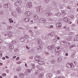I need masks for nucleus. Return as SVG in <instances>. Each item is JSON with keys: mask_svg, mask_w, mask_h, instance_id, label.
I'll return each instance as SVG.
<instances>
[{"mask_svg": "<svg viewBox=\"0 0 78 78\" xmlns=\"http://www.w3.org/2000/svg\"><path fill=\"white\" fill-rule=\"evenodd\" d=\"M74 67V65L72 64V63H71V68H73V67Z\"/></svg>", "mask_w": 78, "mask_h": 78, "instance_id": "58836bf2", "label": "nucleus"}, {"mask_svg": "<svg viewBox=\"0 0 78 78\" xmlns=\"http://www.w3.org/2000/svg\"><path fill=\"white\" fill-rule=\"evenodd\" d=\"M17 2L19 5H21V4H22V1L21 0H18Z\"/></svg>", "mask_w": 78, "mask_h": 78, "instance_id": "6ab92c4d", "label": "nucleus"}, {"mask_svg": "<svg viewBox=\"0 0 78 78\" xmlns=\"http://www.w3.org/2000/svg\"><path fill=\"white\" fill-rule=\"evenodd\" d=\"M60 15H61V13H60L59 12L55 14V16H60Z\"/></svg>", "mask_w": 78, "mask_h": 78, "instance_id": "393cba45", "label": "nucleus"}, {"mask_svg": "<svg viewBox=\"0 0 78 78\" xmlns=\"http://www.w3.org/2000/svg\"><path fill=\"white\" fill-rule=\"evenodd\" d=\"M46 12H45V11H43L42 12V14H43V15H44V14H46Z\"/></svg>", "mask_w": 78, "mask_h": 78, "instance_id": "4c0bfd02", "label": "nucleus"}, {"mask_svg": "<svg viewBox=\"0 0 78 78\" xmlns=\"http://www.w3.org/2000/svg\"><path fill=\"white\" fill-rule=\"evenodd\" d=\"M32 67H33V69H34V65H32Z\"/></svg>", "mask_w": 78, "mask_h": 78, "instance_id": "0e129e2a", "label": "nucleus"}, {"mask_svg": "<svg viewBox=\"0 0 78 78\" xmlns=\"http://www.w3.org/2000/svg\"><path fill=\"white\" fill-rule=\"evenodd\" d=\"M38 76L40 78H44V73H41L38 75Z\"/></svg>", "mask_w": 78, "mask_h": 78, "instance_id": "f3484780", "label": "nucleus"}, {"mask_svg": "<svg viewBox=\"0 0 78 78\" xmlns=\"http://www.w3.org/2000/svg\"><path fill=\"white\" fill-rule=\"evenodd\" d=\"M45 53L46 55H49V53H48V52L47 51L45 52Z\"/></svg>", "mask_w": 78, "mask_h": 78, "instance_id": "5fc2aeb1", "label": "nucleus"}, {"mask_svg": "<svg viewBox=\"0 0 78 78\" xmlns=\"http://www.w3.org/2000/svg\"><path fill=\"white\" fill-rule=\"evenodd\" d=\"M51 34H52L51 36H55V34H56V33L55 32H52L51 33Z\"/></svg>", "mask_w": 78, "mask_h": 78, "instance_id": "5701e85b", "label": "nucleus"}, {"mask_svg": "<svg viewBox=\"0 0 78 78\" xmlns=\"http://www.w3.org/2000/svg\"><path fill=\"white\" fill-rule=\"evenodd\" d=\"M61 72L60 71L58 70L57 72L56 73L57 74H59L60 73H61Z\"/></svg>", "mask_w": 78, "mask_h": 78, "instance_id": "79ce46f5", "label": "nucleus"}, {"mask_svg": "<svg viewBox=\"0 0 78 78\" xmlns=\"http://www.w3.org/2000/svg\"><path fill=\"white\" fill-rule=\"evenodd\" d=\"M6 74H5V73H4L3 74H2V76H6Z\"/></svg>", "mask_w": 78, "mask_h": 78, "instance_id": "bf43d9fd", "label": "nucleus"}, {"mask_svg": "<svg viewBox=\"0 0 78 78\" xmlns=\"http://www.w3.org/2000/svg\"><path fill=\"white\" fill-rule=\"evenodd\" d=\"M37 47H39V48H43V46H42V45H38V46H37Z\"/></svg>", "mask_w": 78, "mask_h": 78, "instance_id": "72a5a7b5", "label": "nucleus"}, {"mask_svg": "<svg viewBox=\"0 0 78 78\" xmlns=\"http://www.w3.org/2000/svg\"><path fill=\"white\" fill-rule=\"evenodd\" d=\"M3 12L2 11H0V14L1 15H3Z\"/></svg>", "mask_w": 78, "mask_h": 78, "instance_id": "c03bdc74", "label": "nucleus"}, {"mask_svg": "<svg viewBox=\"0 0 78 78\" xmlns=\"http://www.w3.org/2000/svg\"><path fill=\"white\" fill-rule=\"evenodd\" d=\"M63 20L65 22H68L69 20V19L66 17H65L64 18Z\"/></svg>", "mask_w": 78, "mask_h": 78, "instance_id": "dca6fc26", "label": "nucleus"}, {"mask_svg": "<svg viewBox=\"0 0 78 78\" xmlns=\"http://www.w3.org/2000/svg\"><path fill=\"white\" fill-rule=\"evenodd\" d=\"M19 59H20V58H19V57H18L16 58V60H17V61H18Z\"/></svg>", "mask_w": 78, "mask_h": 78, "instance_id": "e2e57ef3", "label": "nucleus"}, {"mask_svg": "<svg viewBox=\"0 0 78 78\" xmlns=\"http://www.w3.org/2000/svg\"><path fill=\"white\" fill-rule=\"evenodd\" d=\"M62 25L61 23L59 22L56 24V27L58 28H60L61 27Z\"/></svg>", "mask_w": 78, "mask_h": 78, "instance_id": "6e6552de", "label": "nucleus"}, {"mask_svg": "<svg viewBox=\"0 0 78 78\" xmlns=\"http://www.w3.org/2000/svg\"><path fill=\"white\" fill-rule=\"evenodd\" d=\"M52 74H51L49 73H48L46 74V78H51L52 77Z\"/></svg>", "mask_w": 78, "mask_h": 78, "instance_id": "1a4fd4ad", "label": "nucleus"}, {"mask_svg": "<svg viewBox=\"0 0 78 78\" xmlns=\"http://www.w3.org/2000/svg\"><path fill=\"white\" fill-rule=\"evenodd\" d=\"M24 37L25 39H28V38L29 37V36H28V35H26L24 36Z\"/></svg>", "mask_w": 78, "mask_h": 78, "instance_id": "2f4dec72", "label": "nucleus"}, {"mask_svg": "<svg viewBox=\"0 0 78 78\" xmlns=\"http://www.w3.org/2000/svg\"><path fill=\"white\" fill-rule=\"evenodd\" d=\"M51 23H54L55 22V20L54 19H51Z\"/></svg>", "mask_w": 78, "mask_h": 78, "instance_id": "c85d7f7f", "label": "nucleus"}, {"mask_svg": "<svg viewBox=\"0 0 78 78\" xmlns=\"http://www.w3.org/2000/svg\"><path fill=\"white\" fill-rule=\"evenodd\" d=\"M60 43L61 44H62V45H64V44L63 43V41H61Z\"/></svg>", "mask_w": 78, "mask_h": 78, "instance_id": "13d9d810", "label": "nucleus"}, {"mask_svg": "<svg viewBox=\"0 0 78 78\" xmlns=\"http://www.w3.org/2000/svg\"><path fill=\"white\" fill-rule=\"evenodd\" d=\"M75 47H76V45H73L72 46V47L73 48Z\"/></svg>", "mask_w": 78, "mask_h": 78, "instance_id": "338daca9", "label": "nucleus"}, {"mask_svg": "<svg viewBox=\"0 0 78 78\" xmlns=\"http://www.w3.org/2000/svg\"><path fill=\"white\" fill-rule=\"evenodd\" d=\"M62 61V58H59L58 59H57V61L58 62H61Z\"/></svg>", "mask_w": 78, "mask_h": 78, "instance_id": "a878e982", "label": "nucleus"}, {"mask_svg": "<svg viewBox=\"0 0 78 78\" xmlns=\"http://www.w3.org/2000/svg\"><path fill=\"white\" fill-rule=\"evenodd\" d=\"M11 15L12 16H13L14 17H15V18L17 17V14L16 13V12H13L11 13Z\"/></svg>", "mask_w": 78, "mask_h": 78, "instance_id": "39448f33", "label": "nucleus"}, {"mask_svg": "<svg viewBox=\"0 0 78 78\" xmlns=\"http://www.w3.org/2000/svg\"><path fill=\"white\" fill-rule=\"evenodd\" d=\"M48 14H49V16H51V12H48Z\"/></svg>", "mask_w": 78, "mask_h": 78, "instance_id": "864d4df0", "label": "nucleus"}, {"mask_svg": "<svg viewBox=\"0 0 78 78\" xmlns=\"http://www.w3.org/2000/svg\"><path fill=\"white\" fill-rule=\"evenodd\" d=\"M39 20L40 21V22L41 23H45L46 21L45 20V19L44 18H41Z\"/></svg>", "mask_w": 78, "mask_h": 78, "instance_id": "ddd939ff", "label": "nucleus"}, {"mask_svg": "<svg viewBox=\"0 0 78 78\" xmlns=\"http://www.w3.org/2000/svg\"><path fill=\"white\" fill-rule=\"evenodd\" d=\"M27 72L28 73H29V72H30V70L29 69H27Z\"/></svg>", "mask_w": 78, "mask_h": 78, "instance_id": "4d7b16f0", "label": "nucleus"}, {"mask_svg": "<svg viewBox=\"0 0 78 78\" xmlns=\"http://www.w3.org/2000/svg\"><path fill=\"white\" fill-rule=\"evenodd\" d=\"M31 19V17H29V18H26L24 19H23V22H29L30 21Z\"/></svg>", "mask_w": 78, "mask_h": 78, "instance_id": "7ed1b4c3", "label": "nucleus"}, {"mask_svg": "<svg viewBox=\"0 0 78 78\" xmlns=\"http://www.w3.org/2000/svg\"><path fill=\"white\" fill-rule=\"evenodd\" d=\"M36 11L37 13H39L40 11H42V9H38Z\"/></svg>", "mask_w": 78, "mask_h": 78, "instance_id": "aec40b11", "label": "nucleus"}, {"mask_svg": "<svg viewBox=\"0 0 78 78\" xmlns=\"http://www.w3.org/2000/svg\"><path fill=\"white\" fill-rule=\"evenodd\" d=\"M63 43L64 44V45L66 44V41H63Z\"/></svg>", "mask_w": 78, "mask_h": 78, "instance_id": "680f3d73", "label": "nucleus"}, {"mask_svg": "<svg viewBox=\"0 0 78 78\" xmlns=\"http://www.w3.org/2000/svg\"><path fill=\"white\" fill-rule=\"evenodd\" d=\"M71 19H71V20H74V19H75V17H74V16H71Z\"/></svg>", "mask_w": 78, "mask_h": 78, "instance_id": "c756f323", "label": "nucleus"}, {"mask_svg": "<svg viewBox=\"0 0 78 78\" xmlns=\"http://www.w3.org/2000/svg\"><path fill=\"white\" fill-rule=\"evenodd\" d=\"M58 78H63V77L62 76H59L58 77Z\"/></svg>", "mask_w": 78, "mask_h": 78, "instance_id": "774afa93", "label": "nucleus"}, {"mask_svg": "<svg viewBox=\"0 0 78 78\" xmlns=\"http://www.w3.org/2000/svg\"><path fill=\"white\" fill-rule=\"evenodd\" d=\"M14 48V45L12 44L10 45V49H13Z\"/></svg>", "mask_w": 78, "mask_h": 78, "instance_id": "cd10ccee", "label": "nucleus"}, {"mask_svg": "<svg viewBox=\"0 0 78 78\" xmlns=\"http://www.w3.org/2000/svg\"><path fill=\"white\" fill-rule=\"evenodd\" d=\"M32 14V13L29 11H27L25 13V15L26 16H27L28 17H31Z\"/></svg>", "mask_w": 78, "mask_h": 78, "instance_id": "f03ea898", "label": "nucleus"}, {"mask_svg": "<svg viewBox=\"0 0 78 78\" xmlns=\"http://www.w3.org/2000/svg\"><path fill=\"white\" fill-rule=\"evenodd\" d=\"M16 11L18 13H20V14L22 12L21 9L20 7H17L16 9Z\"/></svg>", "mask_w": 78, "mask_h": 78, "instance_id": "0eeeda50", "label": "nucleus"}, {"mask_svg": "<svg viewBox=\"0 0 78 78\" xmlns=\"http://www.w3.org/2000/svg\"><path fill=\"white\" fill-rule=\"evenodd\" d=\"M67 9H71V7H69V6H68L67 7Z\"/></svg>", "mask_w": 78, "mask_h": 78, "instance_id": "603ef678", "label": "nucleus"}, {"mask_svg": "<svg viewBox=\"0 0 78 78\" xmlns=\"http://www.w3.org/2000/svg\"><path fill=\"white\" fill-rule=\"evenodd\" d=\"M14 5H15V6H19V4L17 2H16L15 3Z\"/></svg>", "mask_w": 78, "mask_h": 78, "instance_id": "bb28decb", "label": "nucleus"}, {"mask_svg": "<svg viewBox=\"0 0 78 78\" xmlns=\"http://www.w3.org/2000/svg\"><path fill=\"white\" fill-rule=\"evenodd\" d=\"M37 63L38 64H40L42 65H44L45 64V62L44 61H40V60H37Z\"/></svg>", "mask_w": 78, "mask_h": 78, "instance_id": "9d476101", "label": "nucleus"}, {"mask_svg": "<svg viewBox=\"0 0 78 78\" xmlns=\"http://www.w3.org/2000/svg\"><path fill=\"white\" fill-rule=\"evenodd\" d=\"M73 34V32H70L69 33V34L70 35H72V34Z\"/></svg>", "mask_w": 78, "mask_h": 78, "instance_id": "a18cd8bd", "label": "nucleus"}, {"mask_svg": "<svg viewBox=\"0 0 78 78\" xmlns=\"http://www.w3.org/2000/svg\"><path fill=\"white\" fill-rule=\"evenodd\" d=\"M8 4H7L6 3L5 4V5H4V8H8L9 7V6H10V5L9 4V3Z\"/></svg>", "mask_w": 78, "mask_h": 78, "instance_id": "2eb2a0df", "label": "nucleus"}, {"mask_svg": "<svg viewBox=\"0 0 78 78\" xmlns=\"http://www.w3.org/2000/svg\"><path fill=\"white\" fill-rule=\"evenodd\" d=\"M51 62L53 64L55 63V60H52L51 61Z\"/></svg>", "mask_w": 78, "mask_h": 78, "instance_id": "e433bc0d", "label": "nucleus"}, {"mask_svg": "<svg viewBox=\"0 0 78 78\" xmlns=\"http://www.w3.org/2000/svg\"><path fill=\"white\" fill-rule=\"evenodd\" d=\"M41 57L39 55H37L35 58V59H36V61H37L41 60Z\"/></svg>", "mask_w": 78, "mask_h": 78, "instance_id": "423d86ee", "label": "nucleus"}, {"mask_svg": "<svg viewBox=\"0 0 78 78\" xmlns=\"http://www.w3.org/2000/svg\"><path fill=\"white\" fill-rule=\"evenodd\" d=\"M39 70H37L35 72L36 75H38V74H39Z\"/></svg>", "mask_w": 78, "mask_h": 78, "instance_id": "473e14b6", "label": "nucleus"}, {"mask_svg": "<svg viewBox=\"0 0 78 78\" xmlns=\"http://www.w3.org/2000/svg\"><path fill=\"white\" fill-rule=\"evenodd\" d=\"M27 6L28 8H31L32 7V3L31 2H29L27 5Z\"/></svg>", "mask_w": 78, "mask_h": 78, "instance_id": "9b49d317", "label": "nucleus"}, {"mask_svg": "<svg viewBox=\"0 0 78 78\" xmlns=\"http://www.w3.org/2000/svg\"><path fill=\"white\" fill-rule=\"evenodd\" d=\"M35 23V20H32L30 22V23Z\"/></svg>", "mask_w": 78, "mask_h": 78, "instance_id": "b1692460", "label": "nucleus"}, {"mask_svg": "<svg viewBox=\"0 0 78 78\" xmlns=\"http://www.w3.org/2000/svg\"><path fill=\"white\" fill-rule=\"evenodd\" d=\"M34 19H35V20H38V19H39V17H38V16L36 14H34L33 16Z\"/></svg>", "mask_w": 78, "mask_h": 78, "instance_id": "f8f14e48", "label": "nucleus"}, {"mask_svg": "<svg viewBox=\"0 0 78 78\" xmlns=\"http://www.w3.org/2000/svg\"><path fill=\"white\" fill-rule=\"evenodd\" d=\"M19 51V49H15L14 50V51L16 52H17V51Z\"/></svg>", "mask_w": 78, "mask_h": 78, "instance_id": "49530a36", "label": "nucleus"}, {"mask_svg": "<svg viewBox=\"0 0 78 78\" xmlns=\"http://www.w3.org/2000/svg\"><path fill=\"white\" fill-rule=\"evenodd\" d=\"M19 76L20 78H23L24 77V75L22 73H20Z\"/></svg>", "mask_w": 78, "mask_h": 78, "instance_id": "a211bd4d", "label": "nucleus"}, {"mask_svg": "<svg viewBox=\"0 0 78 78\" xmlns=\"http://www.w3.org/2000/svg\"><path fill=\"white\" fill-rule=\"evenodd\" d=\"M68 41H71L72 40V37L70 36L68 38Z\"/></svg>", "mask_w": 78, "mask_h": 78, "instance_id": "7c9ffc66", "label": "nucleus"}, {"mask_svg": "<svg viewBox=\"0 0 78 78\" xmlns=\"http://www.w3.org/2000/svg\"><path fill=\"white\" fill-rule=\"evenodd\" d=\"M44 64L45 66H49V64L47 62H46Z\"/></svg>", "mask_w": 78, "mask_h": 78, "instance_id": "a19ab883", "label": "nucleus"}, {"mask_svg": "<svg viewBox=\"0 0 78 78\" xmlns=\"http://www.w3.org/2000/svg\"><path fill=\"white\" fill-rule=\"evenodd\" d=\"M37 42L38 43H39V44H41L42 43V41L40 39H38L37 40Z\"/></svg>", "mask_w": 78, "mask_h": 78, "instance_id": "4be33fe9", "label": "nucleus"}, {"mask_svg": "<svg viewBox=\"0 0 78 78\" xmlns=\"http://www.w3.org/2000/svg\"><path fill=\"white\" fill-rule=\"evenodd\" d=\"M62 49V47L61 46H59L58 47L56 48L55 49V55H56V56L59 55V52L61 51Z\"/></svg>", "mask_w": 78, "mask_h": 78, "instance_id": "f257e3e1", "label": "nucleus"}, {"mask_svg": "<svg viewBox=\"0 0 78 78\" xmlns=\"http://www.w3.org/2000/svg\"><path fill=\"white\" fill-rule=\"evenodd\" d=\"M46 16H49V14H48V12L46 14Z\"/></svg>", "mask_w": 78, "mask_h": 78, "instance_id": "052dcab7", "label": "nucleus"}, {"mask_svg": "<svg viewBox=\"0 0 78 78\" xmlns=\"http://www.w3.org/2000/svg\"><path fill=\"white\" fill-rule=\"evenodd\" d=\"M20 41H21V42H23V39L22 38H20Z\"/></svg>", "mask_w": 78, "mask_h": 78, "instance_id": "3c124183", "label": "nucleus"}, {"mask_svg": "<svg viewBox=\"0 0 78 78\" xmlns=\"http://www.w3.org/2000/svg\"><path fill=\"white\" fill-rule=\"evenodd\" d=\"M5 36H8L9 37H10V34H9V33L7 34V35L5 34Z\"/></svg>", "mask_w": 78, "mask_h": 78, "instance_id": "c9c22d12", "label": "nucleus"}, {"mask_svg": "<svg viewBox=\"0 0 78 78\" xmlns=\"http://www.w3.org/2000/svg\"><path fill=\"white\" fill-rule=\"evenodd\" d=\"M68 67H69V68H71V63H69V65H68Z\"/></svg>", "mask_w": 78, "mask_h": 78, "instance_id": "37998d69", "label": "nucleus"}, {"mask_svg": "<svg viewBox=\"0 0 78 78\" xmlns=\"http://www.w3.org/2000/svg\"><path fill=\"white\" fill-rule=\"evenodd\" d=\"M62 12L63 15H65V14H66V12H64V11H62Z\"/></svg>", "mask_w": 78, "mask_h": 78, "instance_id": "f704fd0d", "label": "nucleus"}, {"mask_svg": "<svg viewBox=\"0 0 78 78\" xmlns=\"http://www.w3.org/2000/svg\"><path fill=\"white\" fill-rule=\"evenodd\" d=\"M13 21L12 20V19H10V23H13Z\"/></svg>", "mask_w": 78, "mask_h": 78, "instance_id": "6e6d98bb", "label": "nucleus"}, {"mask_svg": "<svg viewBox=\"0 0 78 78\" xmlns=\"http://www.w3.org/2000/svg\"><path fill=\"white\" fill-rule=\"evenodd\" d=\"M70 45V43L68 42L66 43V45L67 46H69Z\"/></svg>", "mask_w": 78, "mask_h": 78, "instance_id": "ea45409f", "label": "nucleus"}, {"mask_svg": "<svg viewBox=\"0 0 78 78\" xmlns=\"http://www.w3.org/2000/svg\"><path fill=\"white\" fill-rule=\"evenodd\" d=\"M34 57L33 56H30L29 57V59H33Z\"/></svg>", "mask_w": 78, "mask_h": 78, "instance_id": "8fccbe9b", "label": "nucleus"}, {"mask_svg": "<svg viewBox=\"0 0 78 78\" xmlns=\"http://www.w3.org/2000/svg\"><path fill=\"white\" fill-rule=\"evenodd\" d=\"M16 64H20L21 63V62L18 61V62H16Z\"/></svg>", "mask_w": 78, "mask_h": 78, "instance_id": "09e8293b", "label": "nucleus"}, {"mask_svg": "<svg viewBox=\"0 0 78 78\" xmlns=\"http://www.w3.org/2000/svg\"><path fill=\"white\" fill-rule=\"evenodd\" d=\"M37 68L38 69L40 70H44V67L42 66H37Z\"/></svg>", "mask_w": 78, "mask_h": 78, "instance_id": "4468645a", "label": "nucleus"}, {"mask_svg": "<svg viewBox=\"0 0 78 78\" xmlns=\"http://www.w3.org/2000/svg\"><path fill=\"white\" fill-rule=\"evenodd\" d=\"M54 48H55V46L54 44L52 45L51 46H49L48 47V48L49 50H53V49H54Z\"/></svg>", "mask_w": 78, "mask_h": 78, "instance_id": "20e7f679", "label": "nucleus"}, {"mask_svg": "<svg viewBox=\"0 0 78 78\" xmlns=\"http://www.w3.org/2000/svg\"><path fill=\"white\" fill-rule=\"evenodd\" d=\"M69 65V63H67V64H66V66H67V67H68Z\"/></svg>", "mask_w": 78, "mask_h": 78, "instance_id": "69168bd1", "label": "nucleus"}, {"mask_svg": "<svg viewBox=\"0 0 78 78\" xmlns=\"http://www.w3.org/2000/svg\"><path fill=\"white\" fill-rule=\"evenodd\" d=\"M74 41H78V38H76L74 39Z\"/></svg>", "mask_w": 78, "mask_h": 78, "instance_id": "de8ad7c7", "label": "nucleus"}, {"mask_svg": "<svg viewBox=\"0 0 78 78\" xmlns=\"http://www.w3.org/2000/svg\"><path fill=\"white\" fill-rule=\"evenodd\" d=\"M22 70V69H21V67H19L16 69V70L18 71V72H19V71H20V70Z\"/></svg>", "mask_w": 78, "mask_h": 78, "instance_id": "412c9836", "label": "nucleus"}]
</instances>
